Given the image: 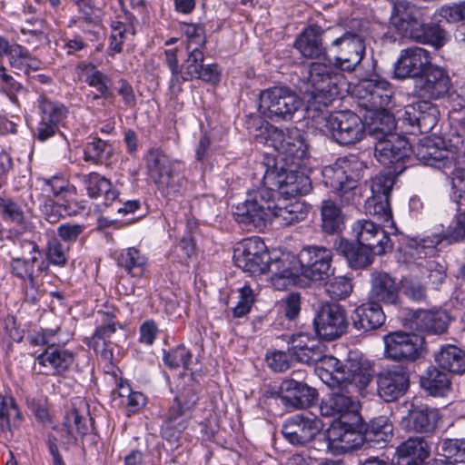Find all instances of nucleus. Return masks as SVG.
<instances>
[{"label": "nucleus", "mask_w": 465, "mask_h": 465, "mask_svg": "<svg viewBox=\"0 0 465 465\" xmlns=\"http://www.w3.org/2000/svg\"><path fill=\"white\" fill-rule=\"evenodd\" d=\"M340 378L333 383L324 382L331 389V393L322 401L320 413L323 417L338 418L339 421H360V401L354 396L364 390L372 379L371 371L357 361H347L337 368Z\"/></svg>", "instance_id": "obj_1"}, {"label": "nucleus", "mask_w": 465, "mask_h": 465, "mask_svg": "<svg viewBox=\"0 0 465 465\" xmlns=\"http://www.w3.org/2000/svg\"><path fill=\"white\" fill-rule=\"evenodd\" d=\"M309 207L300 201L286 202L268 190L247 193L246 200L236 206L234 214L239 223L252 224L262 230L267 223L275 222L281 226H291L306 219Z\"/></svg>", "instance_id": "obj_2"}, {"label": "nucleus", "mask_w": 465, "mask_h": 465, "mask_svg": "<svg viewBox=\"0 0 465 465\" xmlns=\"http://www.w3.org/2000/svg\"><path fill=\"white\" fill-rule=\"evenodd\" d=\"M254 176L260 185L248 193H257L268 190L275 195L279 194L295 197L303 195L311 190V180L304 173L287 170L282 164L279 165L274 158H268L266 163L257 165Z\"/></svg>", "instance_id": "obj_3"}, {"label": "nucleus", "mask_w": 465, "mask_h": 465, "mask_svg": "<svg viewBox=\"0 0 465 465\" xmlns=\"http://www.w3.org/2000/svg\"><path fill=\"white\" fill-rule=\"evenodd\" d=\"M289 352L297 361L306 364L317 363L315 371L323 382H332L339 379L340 372L337 368L343 364L333 356L324 354L323 344L314 337L306 333L292 335L289 341Z\"/></svg>", "instance_id": "obj_4"}, {"label": "nucleus", "mask_w": 465, "mask_h": 465, "mask_svg": "<svg viewBox=\"0 0 465 465\" xmlns=\"http://www.w3.org/2000/svg\"><path fill=\"white\" fill-rule=\"evenodd\" d=\"M365 166L355 155L339 158L322 171V182L340 197L342 204L353 203L358 180L362 177Z\"/></svg>", "instance_id": "obj_5"}, {"label": "nucleus", "mask_w": 465, "mask_h": 465, "mask_svg": "<svg viewBox=\"0 0 465 465\" xmlns=\"http://www.w3.org/2000/svg\"><path fill=\"white\" fill-rule=\"evenodd\" d=\"M145 162L150 179L164 196L174 198L183 193L185 180L180 172V163L154 148L148 151Z\"/></svg>", "instance_id": "obj_6"}, {"label": "nucleus", "mask_w": 465, "mask_h": 465, "mask_svg": "<svg viewBox=\"0 0 465 465\" xmlns=\"http://www.w3.org/2000/svg\"><path fill=\"white\" fill-rule=\"evenodd\" d=\"M331 262L332 252L326 247L312 245L302 248L297 260L293 257L292 261L286 262V269L296 272L292 278L284 279L286 287L294 283L300 275L313 282L329 279L334 272Z\"/></svg>", "instance_id": "obj_7"}, {"label": "nucleus", "mask_w": 465, "mask_h": 465, "mask_svg": "<svg viewBox=\"0 0 465 465\" xmlns=\"http://www.w3.org/2000/svg\"><path fill=\"white\" fill-rule=\"evenodd\" d=\"M341 77L337 67L327 63H312L308 72L305 95L308 103L321 106L330 105L338 96L337 83Z\"/></svg>", "instance_id": "obj_8"}, {"label": "nucleus", "mask_w": 465, "mask_h": 465, "mask_svg": "<svg viewBox=\"0 0 465 465\" xmlns=\"http://www.w3.org/2000/svg\"><path fill=\"white\" fill-rule=\"evenodd\" d=\"M302 105V99L286 86H273L260 94L259 112L272 121L291 120Z\"/></svg>", "instance_id": "obj_9"}, {"label": "nucleus", "mask_w": 465, "mask_h": 465, "mask_svg": "<svg viewBox=\"0 0 465 465\" xmlns=\"http://www.w3.org/2000/svg\"><path fill=\"white\" fill-rule=\"evenodd\" d=\"M255 137L260 143L285 155L287 159L302 160L307 155L308 145L301 130L296 127L282 130L266 123L260 127Z\"/></svg>", "instance_id": "obj_10"}, {"label": "nucleus", "mask_w": 465, "mask_h": 465, "mask_svg": "<svg viewBox=\"0 0 465 465\" xmlns=\"http://www.w3.org/2000/svg\"><path fill=\"white\" fill-rule=\"evenodd\" d=\"M385 359L397 362H412L425 352L424 338L414 332L397 331L382 338Z\"/></svg>", "instance_id": "obj_11"}, {"label": "nucleus", "mask_w": 465, "mask_h": 465, "mask_svg": "<svg viewBox=\"0 0 465 465\" xmlns=\"http://www.w3.org/2000/svg\"><path fill=\"white\" fill-rule=\"evenodd\" d=\"M235 263L244 272H250L252 275H260L266 272H272V282L277 289L286 288L284 279L292 278L296 272L292 269H286V262L284 260H274L270 262L269 252L251 255H234Z\"/></svg>", "instance_id": "obj_12"}, {"label": "nucleus", "mask_w": 465, "mask_h": 465, "mask_svg": "<svg viewBox=\"0 0 465 465\" xmlns=\"http://www.w3.org/2000/svg\"><path fill=\"white\" fill-rule=\"evenodd\" d=\"M326 130L340 144L349 145L361 141L366 126L360 116L351 111H339L325 119Z\"/></svg>", "instance_id": "obj_13"}, {"label": "nucleus", "mask_w": 465, "mask_h": 465, "mask_svg": "<svg viewBox=\"0 0 465 465\" xmlns=\"http://www.w3.org/2000/svg\"><path fill=\"white\" fill-rule=\"evenodd\" d=\"M313 326L319 337L332 341L344 334L348 328L346 311L337 303H324L318 310Z\"/></svg>", "instance_id": "obj_14"}, {"label": "nucleus", "mask_w": 465, "mask_h": 465, "mask_svg": "<svg viewBox=\"0 0 465 465\" xmlns=\"http://www.w3.org/2000/svg\"><path fill=\"white\" fill-rule=\"evenodd\" d=\"M335 53L336 66L351 72L361 62L365 54L363 38L354 33L346 32L336 38L331 45Z\"/></svg>", "instance_id": "obj_15"}, {"label": "nucleus", "mask_w": 465, "mask_h": 465, "mask_svg": "<svg viewBox=\"0 0 465 465\" xmlns=\"http://www.w3.org/2000/svg\"><path fill=\"white\" fill-rule=\"evenodd\" d=\"M352 233L360 245L371 249L374 255H382L392 250L387 232L371 220H358L352 225Z\"/></svg>", "instance_id": "obj_16"}, {"label": "nucleus", "mask_w": 465, "mask_h": 465, "mask_svg": "<svg viewBox=\"0 0 465 465\" xmlns=\"http://www.w3.org/2000/svg\"><path fill=\"white\" fill-rule=\"evenodd\" d=\"M355 92L361 105L368 111L385 108L391 104L392 96L391 84L379 76L361 80Z\"/></svg>", "instance_id": "obj_17"}, {"label": "nucleus", "mask_w": 465, "mask_h": 465, "mask_svg": "<svg viewBox=\"0 0 465 465\" xmlns=\"http://www.w3.org/2000/svg\"><path fill=\"white\" fill-rule=\"evenodd\" d=\"M429 51L421 47H410L401 50L394 64V75L397 79L420 78L431 64Z\"/></svg>", "instance_id": "obj_18"}, {"label": "nucleus", "mask_w": 465, "mask_h": 465, "mask_svg": "<svg viewBox=\"0 0 465 465\" xmlns=\"http://www.w3.org/2000/svg\"><path fill=\"white\" fill-rule=\"evenodd\" d=\"M322 429L321 420L312 415L297 414L282 426L283 437L292 445L311 442Z\"/></svg>", "instance_id": "obj_19"}, {"label": "nucleus", "mask_w": 465, "mask_h": 465, "mask_svg": "<svg viewBox=\"0 0 465 465\" xmlns=\"http://www.w3.org/2000/svg\"><path fill=\"white\" fill-rule=\"evenodd\" d=\"M378 394L387 402L397 401L410 387L408 371L400 366L383 370L377 377Z\"/></svg>", "instance_id": "obj_20"}, {"label": "nucleus", "mask_w": 465, "mask_h": 465, "mask_svg": "<svg viewBox=\"0 0 465 465\" xmlns=\"http://www.w3.org/2000/svg\"><path fill=\"white\" fill-rule=\"evenodd\" d=\"M423 21L422 9L407 0L393 2L390 22L393 28L403 37L412 39L413 33Z\"/></svg>", "instance_id": "obj_21"}, {"label": "nucleus", "mask_w": 465, "mask_h": 465, "mask_svg": "<svg viewBox=\"0 0 465 465\" xmlns=\"http://www.w3.org/2000/svg\"><path fill=\"white\" fill-rule=\"evenodd\" d=\"M417 84V92L420 97L429 100H437L444 97L451 86L450 78L447 71L431 64L422 74Z\"/></svg>", "instance_id": "obj_22"}, {"label": "nucleus", "mask_w": 465, "mask_h": 465, "mask_svg": "<svg viewBox=\"0 0 465 465\" xmlns=\"http://www.w3.org/2000/svg\"><path fill=\"white\" fill-rule=\"evenodd\" d=\"M439 114L436 105L423 100L406 105L401 117L420 134H428L437 124Z\"/></svg>", "instance_id": "obj_23"}, {"label": "nucleus", "mask_w": 465, "mask_h": 465, "mask_svg": "<svg viewBox=\"0 0 465 465\" xmlns=\"http://www.w3.org/2000/svg\"><path fill=\"white\" fill-rule=\"evenodd\" d=\"M188 51V57L182 64L181 82L193 79H201L204 82L215 84L220 80V73L217 65H203V53L191 45Z\"/></svg>", "instance_id": "obj_24"}, {"label": "nucleus", "mask_w": 465, "mask_h": 465, "mask_svg": "<svg viewBox=\"0 0 465 465\" xmlns=\"http://www.w3.org/2000/svg\"><path fill=\"white\" fill-rule=\"evenodd\" d=\"M316 397L315 389L293 379L283 381L280 387L281 401L287 408L293 410L309 408Z\"/></svg>", "instance_id": "obj_25"}, {"label": "nucleus", "mask_w": 465, "mask_h": 465, "mask_svg": "<svg viewBox=\"0 0 465 465\" xmlns=\"http://www.w3.org/2000/svg\"><path fill=\"white\" fill-rule=\"evenodd\" d=\"M63 427L68 438L67 442L76 441L92 430V418L84 400H78L66 412Z\"/></svg>", "instance_id": "obj_26"}, {"label": "nucleus", "mask_w": 465, "mask_h": 465, "mask_svg": "<svg viewBox=\"0 0 465 465\" xmlns=\"http://www.w3.org/2000/svg\"><path fill=\"white\" fill-rule=\"evenodd\" d=\"M374 155L382 165L390 166L406 158L411 147L408 140L398 134H391L386 138L376 139Z\"/></svg>", "instance_id": "obj_27"}, {"label": "nucleus", "mask_w": 465, "mask_h": 465, "mask_svg": "<svg viewBox=\"0 0 465 465\" xmlns=\"http://www.w3.org/2000/svg\"><path fill=\"white\" fill-rule=\"evenodd\" d=\"M52 335H54L53 331H45L43 341L49 346L38 355L37 361L52 374L56 375L67 371L72 366L74 357L71 351L54 347L55 342L50 339Z\"/></svg>", "instance_id": "obj_28"}, {"label": "nucleus", "mask_w": 465, "mask_h": 465, "mask_svg": "<svg viewBox=\"0 0 465 465\" xmlns=\"http://www.w3.org/2000/svg\"><path fill=\"white\" fill-rule=\"evenodd\" d=\"M385 318L381 306L375 302L361 304L354 310L351 315L353 327L361 332L381 328L385 322Z\"/></svg>", "instance_id": "obj_29"}, {"label": "nucleus", "mask_w": 465, "mask_h": 465, "mask_svg": "<svg viewBox=\"0 0 465 465\" xmlns=\"http://www.w3.org/2000/svg\"><path fill=\"white\" fill-rule=\"evenodd\" d=\"M359 422L352 420L338 422L339 426L333 425L327 433L329 445H335L342 451H349L360 447L362 436L356 431Z\"/></svg>", "instance_id": "obj_30"}, {"label": "nucleus", "mask_w": 465, "mask_h": 465, "mask_svg": "<svg viewBox=\"0 0 465 465\" xmlns=\"http://www.w3.org/2000/svg\"><path fill=\"white\" fill-rule=\"evenodd\" d=\"M400 283L386 272H374L371 277V298L375 302L396 305L400 300Z\"/></svg>", "instance_id": "obj_31"}, {"label": "nucleus", "mask_w": 465, "mask_h": 465, "mask_svg": "<svg viewBox=\"0 0 465 465\" xmlns=\"http://www.w3.org/2000/svg\"><path fill=\"white\" fill-rule=\"evenodd\" d=\"M440 420L439 411L428 407H415L403 419L407 430L418 433H432Z\"/></svg>", "instance_id": "obj_32"}, {"label": "nucleus", "mask_w": 465, "mask_h": 465, "mask_svg": "<svg viewBox=\"0 0 465 465\" xmlns=\"http://www.w3.org/2000/svg\"><path fill=\"white\" fill-rule=\"evenodd\" d=\"M80 183L90 198L97 199L104 196V204L110 205L118 197V192L114 188L112 183L98 173L78 174Z\"/></svg>", "instance_id": "obj_33"}, {"label": "nucleus", "mask_w": 465, "mask_h": 465, "mask_svg": "<svg viewBox=\"0 0 465 465\" xmlns=\"http://www.w3.org/2000/svg\"><path fill=\"white\" fill-rule=\"evenodd\" d=\"M447 314L444 312L416 311L410 320V328L423 332L441 334L448 327Z\"/></svg>", "instance_id": "obj_34"}, {"label": "nucleus", "mask_w": 465, "mask_h": 465, "mask_svg": "<svg viewBox=\"0 0 465 465\" xmlns=\"http://www.w3.org/2000/svg\"><path fill=\"white\" fill-rule=\"evenodd\" d=\"M430 446L421 437L410 438L397 448L399 465H421L430 456Z\"/></svg>", "instance_id": "obj_35"}, {"label": "nucleus", "mask_w": 465, "mask_h": 465, "mask_svg": "<svg viewBox=\"0 0 465 465\" xmlns=\"http://www.w3.org/2000/svg\"><path fill=\"white\" fill-rule=\"evenodd\" d=\"M411 151H412L416 158L425 165L441 169L450 163L448 156L449 152L438 147L429 137L420 139Z\"/></svg>", "instance_id": "obj_36"}, {"label": "nucleus", "mask_w": 465, "mask_h": 465, "mask_svg": "<svg viewBox=\"0 0 465 465\" xmlns=\"http://www.w3.org/2000/svg\"><path fill=\"white\" fill-rule=\"evenodd\" d=\"M323 30L317 25L305 28L296 38L294 46L306 58H320L325 54L322 35Z\"/></svg>", "instance_id": "obj_37"}, {"label": "nucleus", "mask_w": 465, "mask_h": 465, "mask_svg": "<svg viewBox=\"0 0 465 465\" xmlns=\"http://www.w3.org/2000/svg\"><path fill=\"white\" fill-rule=\"evenodd\" d=\"M334 248L338 253L346 258L350 266L354 269H361L369 266L372 262L371 249L353 243L343 238L337 239L334 242Z\"/></svg>", "instance_id": "obj_38"}, {"label": "nucleus", "mask_w": 465, "mask_h": 465, "mask_svg": "<svg viewBox=\"0 0 465 465\" xmlns=\"http://www.w3.org/2000/svg\"><path fill=\"white\" fill-rule=\"evenodd\" d=\"M434 360L442 370L454 374L465 373V351L453 344L441 345Z\"/></svg>", "instance_id": "obj_39"}, {"label": "nucleus", "mask_w": 465, "mask_h": 465, "mask_svg": "<svg viewBox=\"0 0 465 465\" xmlns=\"http://www.w3.org/2000/svg\"><path fill=\"white\" fill-rule=\"evenodd\" d=\"M369 115L366 116V130L373 139L386 138L391 134H394L396 129V122L394 116L385 108L368 111Z\"/></svg>", "instance_id": "obj_40"}, {"label": "nucleus", "mask_w": 465, "mask_h": 465, "mask_svg": "<svg viewBox=\"0 0 465 465\" xmlns=\"http://www.w3.org/2000/svg\"><path fill=\"white\" fill-rule=\"evenodd\" d=\"M440 22L438 20L430 23L420 22L418 29L413 33L412 40L420 44L430 45L436 49L441 48L448 41V33L440 25Z\"/></svg>", "instance_id": "obj_41"}, {"label": "nucleus", "mask_w": 465, "mask_h": 465, "mask_svg": "<svg viewBox=\"0 0 465 465\" xmlns=\"http://www.w3.org/2000/svg\"><path fill=\"white\" fill-rule=\"evenodd\" d=\"M77 74L79 78L94 87L102 97L111 98L113 93L109 89L110 79L107 75L98 71L94 65L91 64H82L77 66ZM100 95L94 94V99H98Z\"/></svg>", "instance_id": "obj_42"}, {"label": "nucleus", "mask_w": 465, "mask_h": 465, "mask_svg": "<svg viewBox=\"0 0 465 465\" xmlns=\"http://www.w3.org/2000/svg\"><path fill=\"white\" fill-rule=\"evenodd\" d=\"M420 386L431 396L443 397L450 391L451 382L447 373L430 367L420 376Z\"/></svg>", "instance_id": "obj_43"}, {"label": "nucleus", "mask_w": 465, "mask_h": 465, "mask_svg": "<svg viewBox=\"0 0 465 465\" xmlns=\"http://www.w3.org/2000/svg\"><path fill=\"white\" fill-rule=\"evenodd\" d=\"M117 264L132 277L140 278L145 272L147 260L139 250L126 248L120 252Z\"/></svg>", "instance_id": "obj_44"}, {"label": "nucleus", "mask_w": 465, "mask_h": 465, "mask_svg": "<svg viewBox=\"0 0 465 465\" xmlns=\"http://www.w3.org/2000/svg\"><path fill=\"white\" fill-rule=\"evenodd\" d=\"M190 413L184 410L177 401L170 407L164 425L162 430L163 437L177 439L178 434L186 428L185 419Z\"/></svg>", "instance_id": "obj_45"}, {"label": "nucleus", "mask_w": 465, "mask_h": 465, "mask_svg": "<svg viewBox=\"0 0 465 465\" xmlns=\"http://www.w3.org/2000/svg\"><path fill=\"white\" fill-rule=\"evenodd\" d=\"M103 318L104 322H106L96 329L89 345L96 351H101V356L105 361H111L113 354L105 347L107 346V340L115 332V322L110 314L103 313Z\"/></svg>", "instance_id": "obj_46"}, {"label": "nucleus", "mask_w": 465, "mask_h": 465, "mask_svg": "<svg viewBox=\"0 0 465 465\" xmlns=\"http://www.w3.org/2000/svg\"><path fill=\"white\" fill-rule=\"evenodd\" d=\"M322 228L329 233L333 234L341 231L343 227V216L340 207L332 200H324L322 203Z\"/></svg>", "instance_id": "obj_47"}, {"label": "nucleus", "mask_w": 465, "mask_h": 465, "mask_svg": "<svg viewBox=\"0 0 465 465\" xmlns=\"http://www.w3.org/2000/svg\"><path fill=\"white\" fill-rule=\"evenodd\" d=\"M393 426L390 420L385 416L373 418L364 434L368 441L375 443H387L392 438Z\"/></svg>", "instance_id": "obj_48"}, {"label": "nucleus", "mask_w": 465, "mask_h": 465, "mask_svg": "<svg viewBox=\"0 0 465 465\" xmlns=\"http://www.w3.org/2000/svg\"><path fill=\"white\" fill-rule=\"evenodd\" d=\"M38 107L42 120L58 126L64 125V121L69 113L65 105L47 97H41Z\"/></svg>", "instance_id": "obj_49"}, {"label": "nucleus", "mask_w": 465, "mask_h": 465, "mask_svg": "<svg viewBox=\"0 0 465 465\" xmlns=\"http://www.w3.org/2000/svg\"><path fill=\"white\" fill-rule=\"evenodd\" d=\"M420 280L437 289L444 281L446 272L444 267L434 260H424L418 263Z\"/></svg>", "instance_id": "obj_50"}, {"label": "nucleus", "mask_w": 465, "mask_h": 465, "mask_svg": "<svg viewBox=\"0 0 465 465\" xmlns=\"http://www.w3.org/2000/svg\"><path fill=\"white\" fill-rule=\"evenodd\" d=\"M440 455L448 460L465 462V439H441L439 442Z\"/></svg>", "instance_id": "obj_51"}, {"label": "nucleus", "mask_w": 465, "mask_h": 465, "mask_svg": "<svg viewBox=\"0 0 465 465\" xmlns=\"http://www.w3.org/2000/svg\"><path fill=\"white\" fill-rule=\"evenodd\" d=\"M366 213L376 217L383 223L392 222V212L388 198L369 197L364 204Z\"/></svg>", "instance_id": "obj_52"}, {"label": "nucleus", "mask_w": 465, "mask_h": 465, "mask_svg": "<svg viewBox=\"0 0 465 465\" xmlns=\"http://www.w3.org/2000/svg\"><path fill=\"white\" fill-rule=\"evenodd\" d=\"M38 262L36 257L25 258H13L10 262L11 272L16 277L22 280H28L32 288L36 287V281L34 275L35 264Z\"/></svg>", "instance_id": "obj_53"}, {"label": "nucleus", "mask_w": 465, "mask_h": 465, "mask_svg": "<svg viewBox=\"0 0 465 465\" xmlns=\"http://www.w3.org/2000/svg\"><path fill=\"white\" fill-rule=\"evenodd\" d=\"M433 20L446 22L448 24L459 23L465 21V3H452L450 5H444L433 14Z\"/></svg>", "instance_id": "obj_54"}, {"label": "nucleus", "mask_w": 465, "mask_h": 465, "mask_svg": "<svg viewBox=\"0 0 465 465\" xmlns=\"http://www.w3.org/2000/svg\"><path fill=\"white\" fill-rule=\"evenodd\" d=\"M112 152V146L101 140L95 139L88 143L84 150V159L85 162H92L94 163H102L106 161Z\"/></svg>", "instance_id": "obj_55"}, {"label": "nucleus", "mask_w": 465, "mask_h": 465, "mask_svg": "<svg viewBox=\"0 0 465 465\" xmlns=\"http://www.w3.org/2000/svg\"><path fill=\"white\" fill-rule=\"evenodd\" d=\"M0 214L5 221L16 225H22L25 221L23 208L10 197L0 196Z\"/></svg>", "instance_id": "obj_56"}, {"label": "nucleus", "mask_w": 465, "mask_h": 465, "mask_svg": "<svg viewBox=\"0 0 465 465\" xmlns=\"http://www.w3.org/2000/svg\"><path fill=\"white\" fill-rule=\"evenodd\" d=\"M324 290L332 300H341L349 296L352 291L350 281L343 276L326 279Z\"/></svg>", "instance_id": "obj_57"}, {"label": "nucleus", "mask_w": 465, "mask_h": 465, "mask_svg": "<svg viewBox=\"0 0 465 465\" xmlns=\"http://www.w3.org/2000/svg\"><path fill=\"white\" fill-rule=\"evenodd\" d=\"M164 363L171 369H177L183 366L185 370H189L192 361V353L184 346H178L175 349L164 352Z\"/></svg>", "instance_id": "obj_58"}, {"label": "nucleus", "mask_w": 465, "mask_h": 465, "mask_svg": "<svg viewBox=\"0 0 465 465\" xmlns=\"http://www.w3.org/2000/svg\"><path fill=\"white\" fill-rule=\"evenodd\" d=\"M394 182L395 179L391 173L377 174L371 182V197L390 199Z\"/></svg>", "instance_id": "obj_59"}, {"label": "nucleus", "mask_w": 465, "mask_h": 465, "mask_svg": "<svg viewBox=\"0 0 465 465\" xmlns=\"http://www.w3.org/2000/svg\"><path fill=\"white\" fill-rule=\"evenodd\" d=\"M44 29V21L42 19H35L34 25H31V21H25L21 27V33L25 35H29L27 39L28 43L37 45L46 40V35Z\"/></svg>", "instance_id": "obj_60"}, {"label": "nucleus", "mask_w": 465, "mask_h": 465, "mask_svg": "<svg viewBox=\"0 0 465 465\" xmlns=\"http://www.w3.org/2000/svg\"><path fill=\"white\" fill-rule=\"evenodd\" d=\"M255 301V295L253 290L245 285L239 289V300L235 307H233V316L240 318L247 314L253 302Z\"/></svg>", "instance_id": "obj_61"}, {"label": "nucleus", "mask_w": 465, "mask_h": 465, "mask_svg": "<svg viewBox=\"0 0 465 465\" xmlns=\"http://www.w3.org/2000/svg\"><path fill=\"white\" fill-rule=\"evenodd\" d=\"M452 175V197L460 207H465V170L455 169Z\"/></svg>", "instance_id": "obj_62"}, {"label": "nucleus", "mask_w": 465, "mask_h": 465, "mask_svg": "<svg viewBox=\"0 0 465 465\" xmlns=\"http://www.w3.org/2000/svg\"><path fill=\"white\" fill-rule=\"evenodd\" d=\"M177 48L169 49L164 52V61L172 73L170 87L174 89L176 84L181 83L182 65L179 64Z\"/></svg>", "instance_id": "obj_63"}, {"label": "nucleus", "mask_w": 465, "mask_h": 465, "mask_svg": "<svg viewBox=\"0 0 465 465\" xmlns=\"http://www.w3.org/2000/svg\"><path fill=\"white\" fill-rule=\"evenodd\" d=\"M46 257L48 261L54 265L64 266L67 262L64 247L57 239H53L48 242Z\"/></svg>", "instance_id": "obj_64"}]
</instances>
